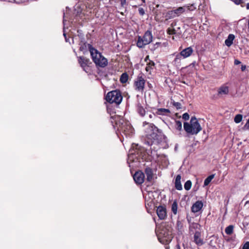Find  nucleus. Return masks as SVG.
Masks as SVG:
<instances>
[{"label": "nucleus", "mask_w": 249, "mask_h": 249, "mask_svg": "<svg viewBox=\"0 0 249 249\" xmlns=\"http://www.w3.org/2000/svg\"><path fill=\"white\" fill-rule=\"evenodd\" d=\"M167 33L169 35H173L176 33V31L173 28H168L167 29Z\"/></svg>", "instance_id": "nucleus-37"}, {"label": "nucleus", "mask_w": 249, "mask_h": 249, "mask_svg": "<svg viewBox=\"0 0 249 249\" xmlns=\"http://www.w3.org/2000/svg\"><path fill=\"white\" fill-rule=\"evenodd\" d=\"M145 174L146 176V183L147 184L145 188L147 193L145 195V207L147 211L153 216V220L156 222V218L153 213L156 209V200L155 197L154 187L152 188L154 182L153 170L150 167H146L145 169Z\"/></svg>", "instance_id": "nucleus-1"}, {"label": "nucleus", "mask_w": 249, "mask_h": 249, "mask_svg": "<svg viewBox=\"0 0 249 249\" xmlns=\"http://www.w3.org/2000/svg\"><path fill=\"white\" fill-rule=\"evenodd\" d=\"M242 249H249V241L246 242L243 245Z\"/></svg>", "instance_id": "nucleus-40"}, {"label": "nucleus", "mask_w": 249, "mask_h": 249, "mask_svg": "<svg viewBox=\"0 0 249 249\" xmlns=\"http://www.w3.org/2000/svg\"><path fill=\"white\" fill-rule=\"evenodd\" d=\"M246 69V65H242L241 67V69L242 71H244Z\"/></svg>", "instance_id": "nucleus-46"}, {"label": "nucleus", "mask_w": 249, "mask_h": 249, "mask_svg": "<svg viewBox=\"0 0 249 249\" xmlns=\"http://www.w3.org/2000/svg\"><path fill=\"white\" fill-rule=\"evenodd\" d=\"M200 0V4H199V7H200L201 5L204 4L206 0Z\"/></svg>", "instance_id": "nucleus-44"}, {"label": "nucleus", "mask_w": 249, "mask_h": 249, "mask_svg": "<svg viewBox=\"0 0 249 249\" xmlns=\"http://www.w3.org/2000/svg\"><path fill=\"white\" fill-rule=\"evenodd\" d=\"M184 7H186V11L189 10L191 11L194 10L196 8V6L194 3L192 4L191 5H184Z\"/></svg>", "instance_id": "nucleus-32"}, {"label": "nucleus", "mask_w": 249, "mask_h": 249, "mask_svg": "<svg viewBox=\"0 0 249 249\" xmlns=\"http://www.w3.org/2000/svg\"><path fill=\"white\" fill-rule=\"evenodd\" d=\"M122 96L119 91L113 90L107 93L106 99L110 104H120L122 101Z\"/></svg>", "instance_id": "nucleus-6"}, {"label": "nucleus", "mask_w": 249, "mask_h": 249, "mask_svg": "<svg viewBox=\"0 0 249 249\" xmlns=\"http://www.w3.org/2000/svg\"><path fill=\"white\" fill-rule=\"evenodd\" d=\"M182 119L184 120H188L189 119V115L187 113H185L182 115Z\"/></svg>", "instance_id": "nucleus-39"}, {"label": "nucleus", "mask_w": 249, "mask_h": 249, "mask_svg": "<svg viewBox=\"0 0 249 249\" xmlns=\"http://www.w3.org/2000/svg\"><path fill=\"white\" fill-rule=\"evenodd\" d=\"M128 74L126 73H123L120 77V80L122 83H125L128 80Z\"/></svg>", "instance_id": "nucleus-30"}, {"label": "nucleus", "mask_w": 249, "mask_h": 249, "mask_svg": "<svg viewBox=\"0 0 249 249\" xmlns=\"http://www.w3.org/2000/svg\"><path fill=\"white\" fill-rule=\"evenodd\" d=\"M159 148H167L168 147L166 137L163 135L160 129L157 127V144Z\"/></svg>", "instance_id": "nucleus-8"}, {"label": "nucleus", "mask_w": 249, "mask_h": 249, "mask_svg": "<svg viewBox=\"0 0 249 249\" xmlns=\"http://www.w3.org/2000/svg\"><path fill=\"white\" fill-rule=\"evenodd\" d=\"M147 115L150 119H154L156 116L155 113L152 112H147Z\"/></svg>", "instance_id": "nucleus-38"}, {"label": "nucleus", "mask_w": 249, "mask_h": 249, "mask_svg": "<svg viewBox=\"0 0 249 249\" xmlns=\"http://www.w3.org/2000/svg\"><path fill=\"white\" fill-rule=\"evenodd\" d=\"M139 146L138 144H133L132 148L130 150L128 155L127 163L129 164L130 161H136L138 160V156L136 154H138V149Z\"/></svg>", "instance_id": "nucleus-9"}, {"label": "nucleus", "mask_w": 249, "mask_h": 249, "mask_svg": "<svg viewBox=\"0 0 249 249\" xmlns=\"http://www.w3.org/2000/svg\"><path fill=\"white\" fill-rule=\"evenodd\" d=\"M203 204L201 201H197L192 206V212L196 213L199 212L203 207Z\"/></svg>", "instance_id": "nucleus-18"}, {"label": "nucleus", "mask_w": 249, "mask_h": 249, "mask_svg": "<svg viewBox=\"0 0 249 249\" xmlns=\"http://www.w3.org/2000/svg\"><path fill=\"white\" fill-rule=\"evenodd\" d=\"M194 242L199 246L203 244V240L200 238V233L199 231H196L194 234Z\"/></svg>", "instance_id": "nucleus-22"}, {"label": "nucleus", "mask_w": 249, "mask_h": 249, "mask_svg": "<svg viewBox=\"0 0 249 249\" xmlns=\"http://www.w3.org/2000/svg\"><path fill=\"white\" fill-rule=\"evenodd\" d=\"M186 11V7L184 6L178 7L170 12L171 17L174 18L179 16L181 14Z\"/></svg>", "instance_id": "nucleus-17"}, {"label": "nucleus", "mask_w": 249, "mask_h": 249, "mask_svg": "<svg viewBox=\"0 0 249 249\" xmlns=\"http://www.w3.org/2000/svg\"><path fill=\"white\" fill-rule=\"evenodd\" d=\"M157 158V163H159L160 167L164 168L168 166L169 161L166 156L161 155L160 156H158Z\"/></svg>", "instance_id": "nucleus-13"}, {"label": "nucleus", "mask_w": 249, "mask_h": 249, "mask_svg": "<svg viewBox=\"0 0 249 249\" xmlns=\"http://www.w3.org/2000/svg\"><path fill=\"white\" fill-rule=\"evenodd\" d=\"M144 174L141 171L136 172L133 175V179L138 184H142L144 180Z\"/></svg>", "instance_id": "nucleus-12"}, {"label": "nucleus", "mask_w": 249, "mask_h": 249, "mask_svg": "<svg viewBox=\"0 0 249 249\" xmlns=\"http://www.w3.org/2000/svg\"><path fill=\"white\" fill-rule=\"evenodd\" d=\"M145 85V80L142 76L138 77L134 82L135 89L139 92H142Z\"/></svg>", "instance_id": "nucleus-11"}, {"label": "nucleus", "mask_w": 249, "mask_h": 249, "mask_svg": "<svg viewBox=\"0 0 249 249\" xmlns=\"http://www.w3.org/2000/svg\"><path fill=\"white\" fill-rule=\"evenodd\" d=\"M137 111L142 116H144L145 113L144 108L139 104L137 105Z\"/></svg>", "instance_id": "nucleus-27"}, {"label": "nucleus", "mask_w": 249, "mask_h": 249, "mask_svg": "<svg viewBox=\"0 0 249 249\" xmlns=\"http://www.w3.org/2000/svg\"><path fill=\"white\" fill-rule=\"evenodd\" d=\"M165 249H170V247L169 246H165Z\"/></svg>", "instance_id": "nucleus-48"}, {"label": "nucleus", "mask_w": 249, "mask_h": 249, "mask_svg": "<svg viewBox=\"0 0 249 249\" xmlns=\"http://www.w3.org/2000/svg\"><path fill=\"white\" fill-rule=\"evenodd\" d=\"M181 176L180 175H178L177 176L175 181V187L177 190L179 191L182 190V186L181 183Z\"/></svg>", "instance_id": "nucleus-21"}, {"label": "nucleus", "mask_w": 249, "mask_h": 249, "mask_svg": "<svg viewBox=\"0 0 249 249\" xmlns=\"http://www.w3.org/2000/svg\"><path fill=\"white\" fill-rule=\"evenodd\" d=\"M158 240L160 241V242H161L160 238L158 237Z\"/></svg>", "instance_id": "nucleus-51"}, {"label": "nucleus", "mask_w": 249, "mask_h": 249, "mask_svg": "<svg viewBox=\"0 0 249 249\" xmlns=\"http://www.w3.org/2000/svg\"><path fill=\"white\" fill-rule=\"evenodd\" d=\"M184 189L187 190V191H188L191 188V187H192V182L191 180H187L184 184Z\"/></svg>", "instance_id": "nucleus-33"}, {"label": "nucleus", "mask_w": 249, "mask_h": 249, "mask_svg": "<svg viewBox=\"0 0 249 249\" xmlns=\"http://www.w3.org/2000/svg\"><path fill=\"white\" fill-rule=\"evenodd\" d=\"M82 13V10L80 7L78 6L75 7L74 10V14L75 15V16H77L80 15Z\"/></svg>", "instance_id": "nucleus-35"}, {"label": "nucleus", "mask_w": 249, "mask_h": 249, "mask_svg": "<svg viewBox=\"0 0 249 249\" xmlns=\"http://www.w3.org/2000/svg\"><path fill=\"white\" fill-rule=\"evenodd\" d=\"M229 92V88L226 84L222 85L218 89L219 95H227Z\"/></svg>", "instance_id": "nucleus-20"}, {"label": "nucleus", "mask_w": 249, "mask_h": 249, "mask_svg": "<svg viewBox=\"0 0 249 249\" xmlns=\"http://www.w3.org/2000/svg\"><path fill=\"white\" fill-rule=\"evenodd\" d=\"M154 62L153 61H150L147 64L145 70L147 72H149L150 73L151 70L153 69V68L154 67Z\"/></svg>", "instance_id": "nucleus-29"}, {"label": "nucleus", "mask_w": 249, "mask_h": 249, "mask_svg": "<svg viewBox=\"0 0 249 249\" xmlns=\"http://www.w3.org/2000/svg\"><path fill=\"white\" fill-rule=\"evenodd\" d=\"M236 4H239L243 0H231Z\"/></svg>", "instance_id": "nucleus-42"}, {"label": "nucleus", "mask_w": 249, "mask_h": 249, "mask_svg": "<svg viewBox=\"0 0 249 249\" xmlns=\"http://www.w3.org/2000/svg\"><path fill=\"white\" fill-rule=\"evenodd\" d=\"M168 43L165 39H163L162 42L157 41V50L160 51H166L168 49Z\"/></svg>", "instance_id": "nucleus-16"}, {"label": "nucleus", "mask_w": 249, "mask_h": 249, "mask_svg": "<svg viewBox=\"0 0 249 249\" xmlns=\"http://www.w3.org/2000/svg\"><path fill=\"white\" fill-rule=\"evenodd\" d=\"M175 127L177 130H178V131L182 130V123H181V122L180 121L176 120L175 121Z\"/></svg>", "instance_id": "nucleus-31"}, {"label": "nucleus", "mask_w": 249, "mask_h": 249, "mask_svg": "<svg viewBox=\"0 0 249 249\" xmlns=\"http://www.w3.org/2000/svg\"><path fill=\"white\" fill-rule=\"evenodd\" d=\"M170 113V111L168 109L166 108H158L157 109V114L161 115H168Z\"/></svg>", "instance_id": "nucleus-24"}, {"label": "nucleus", "mask_w": 249, "mask_h": 249, "mask_svg": "<svg viewBox=\"0 0 249 249\" xmlns=\"http://www.w3.org/2000/svg\"><path fill=\"white\" fill-rule=\"evenodd\" d=\"M193 49L191 47H187L183 49L179 53H178L175 58V63H179L181 57L186 58L190 56L193 53Z\"/></svg>", "instance_id": "nucleus-10"}, {"label": "nucleus", "mask_w": 249, "mask_h": 249, "mask_svg": "<svg viewBox=\"0 0 249 249\" xmlns=\"http://www.w3.org/2000/svg\"><path fill=\"white\" fill-rule=\"evenodd\" d=\"M152 40V35L151 32H146L142 37H139L137 45L139 48H142L144 46L149 44Z\"/></svg>", "instance_id": "nucleus-7"}, {"label": "nucleus", "mask_w": 249, "mask_h": 249, "mask_svg": "<svg viewBox=\"0 0 249 249\" xmlns=\"http://www.w3.org/2000/svg\"><path fill=\"white\" fill-rule=\"evenodd\" d=\"M138 11L139 14L141 16H143L145 14L144 10L142 8H139Z\"/></svg>", "instance_id": "nucleus-41"}, {"label": "nucleus", "mask_w": 249, "mask_h": 249, "mask_svg": "<svg viewBox=\"0 0 249 249\" xmlns=\"http://www.w3.org/2000/svg\"><path fill=\"white\" fill-rule=\"evenodd\" d=\"M121 1V4L122 6H124L126 3V0H120Z\"/></svg>", "instance_id": "nucleus-43"}, {"label": "nucleus", "mask_w": 249, "mask_h": 249, "mask_svg": "<svg viewBox=\"0 0 249 249\" xmlns=\"http://www.w3.org/2000/svg\"><path fill=\"white\" fill-rule=\"evenodd\" d=\"M177 247L178 249H180V246H179V245L178 244L177 245Z\"/></svg>", "instance_id": "nucleus-49"}, {"label": "nucleus", "mask_w": 249, "mask_h": 249, "mask_svg": "<svg viewBox=\"0 0 249 249\" xmlns=\"http://www.w3.org/2000/svg\"><path fill=\"white\" fill-rule=\"evenodd\" d=\"M246 8H247V9H248V10H249V3H247V5H246Z\"/></svg>", "instance_id": "nucleus-47"}, {"label": "nucleus", "mask_w": 249, "mask_h": 249, "mask_svg": "<svg viewBox=\"0 0 249 249\" xmlns=\"http://www.w3.org/2000/svg\"><path fill=\"white\" fill-rule=\"evenodd\" d=\"M241 63V62L239 61L238 60L235 59L234 60V64L237 65Z\"/></svg>", "instance_id": "nucleus-45"}, {"label": "nucleus", "mask_w": 249, "mask_h": 249, "mask_svg": "<svg viewBox=\"0 0 249 249\" xmlns=\"http://www.w3.org/2000/svg\"><path fill=\"white\" fill-rule=\"evenodd\" d=\"M88 48L92 61L96 66L104 68L107 65L108 61L107 59L103 56L101 53L89 44H88Z\"/></svg>", "instance_id": "nucleus-3"}, {"label": "nucleus", "mask_w": 249, "mask_h": 249, "mask_svg": "<svg viewBox=\"0 0 249 249\" xmlns=\"http://www.w3.org/2000/svg\"><path fill=\"white\" fill-rule=\"evenodd\" d=\"M143 2L145 1V0H142Z\"/></svg>", "instance_id": "nucleus-53"}, {"label": "nucleus", "mask_w": 249, "mask_h": 249, "mask_svg": "<svg viewBox=\"0 0 249 249\" xmlns=\"http://www.w3.org/2000/svg\"><path fill=\"white\" fill-rule=\"evenodd\" d=\"M159 7V5H157L156 7L158 8Z\"/></svg>", "instance_id": "nucleus-52"}, {"label": "nucleus", "mask_w": 249, "mask_h": 249, "mask_svg": "<svg viewBox=\"0 0 249 249\" xmlns=\"http://www.w3.org/2000/svg\"><path fill=\"white\" fill-rule=\"evenodd\" d=\"M69 10H70V9L69 8H66V12L64 13V16H63V25H64L63 36L65 37V40L66 42H69V38H67V37L66 36V31H65L66 24V22L67 19H69V21L71 22V23L72 22V19L71 18H68L67 16V15H68L67 11H69Z\"/></svg>", "instance_id": "nucleus-15"}, {"label": "nucleus", "mask_w": 249, "mask_h": 249, "mask_svg": "<svg viewBox=\"0 0 249 249\" xmlns=\"http://www.w3.org/2000/svg\"><path fill=\"white\" fill-rule=\"evenodd\" d=\"M183 127L185 131L191 135H196L202 129L200 124L195 117L191 118L190 124L187 122L184 123Z\"/></svg>", "instance_id": "nucleus-4"}, {"label": "nucleus", "mask_w": 249, "mask_h": 249, "mask_svg": "<svg viewBox=\"0 0 249 249\" xmlns=\"http://www.w3.org/2000/svg\"><path fill=\"white\" fill-rule=\"evenodd\" d=\"M234 38V35H233V34H230L228 36L227 38L225 41V43L226 45L228 47L231 46L233 43V41Z\"/></svg>", "instance_id": "nucleus-23"}, {"label": "nucleus", "mask_w": 249, "mask_h": 249, "mask_svg": "<svg viewBox=\"0 0 249 249\" xmlns=\"http://www.w3.org/2000/svg\"><path fill=\"white\" fill-rule=\"evenodd\" d=\"M234 227L233 225H229L225 229V233L228 235H231L233 233Z\"/></svg>", "instance_id": "nucleus-28"}, {"label": "nucleus", "mask_w": 249, "mask_h": 249, "mask_svg": "<svg viewBox=\"0 0 249 249\" xmlns=\"http://www.w3.org/2000/svg\"><path fill=\"white\" fill-rule=\"evenodd\" d=\"M78 62L80 64L81 67L84 71H86V68L88 66L89 62V59L86 58L85 57L80 56L78 58Z\"/></svg>", "instance_id": "nucleus-19"}, {"label": "nucleus", "mask_w": 249, "mask_h": 249, "mask_svg": "<svg viewBox=\"0 0 249 249\" xmlns=\"http://www.w3.org/2000/svg\"><path fill=\"white\" fill-rule=\"evenodd\" d=\"M215 175L212 174L208 176L204 181V186H206L209 185L212 180L214 178Z\"/></svg>", "instance_id": "nucleus-25"}, {"label": "nucleus", "mask_w": 249, "mask_h": 249, "mask_svg": "<svg viewBox=\"0 0 249 249\" xmlns=\"http://www.w3.org/2000/svg\"><path fill=\"white\" fill-rule=\"evenodd\" d=\"M178 208V203L176 200H175L173 202V203L172 204V207H171V211L174 214H177Z\"/></svg>", "instance_id": "nucleus-26"}, {"label": "nucleus", "mask_w": 249, "mask_h": 249, "mask_svg": "<svg viewBox=\"0 0 249 249\" xmlns=\"http://www.w3.org/2000/svg\"><path fill=\"white\" fill-rule=\"evenodd\" d=\"M248 28L249 29V19L248 22Z\"/></svg>", "instance_id": "nucleus-50"}, {"label": "nucleus", "mask_w": 249, "mask_h": 249, "mask_svg": "<svg viewBox=\"0 0 249 249\" xmlns=\"http://www.w3.org/2000/svg\"><path fill=\"white\" fill-rule=\"evenodd\" d=\"M113 126L114 128L115 127V125H113Z\"/></svg>", "instance_id": "nucleus-54"}, {"label": "nucleus", "mask_w": 249, "mask_h": 249, "mask_svg": "<svg viewBox=\"0 0 249 249\" xmlns=\"http://www.w3.org/2000/svg\"><path fill=\"white\" fill-rule=\"evenodd\" d=\"M243 118V116L241 114H237L236 115L234 119V122L238 124L241 122Z\"/></svg>", "instance_id": "nucleus-34"}, {"label": "nucleus", "mask_w": 249, "mask_h": 249, "mask_svg": "<svg viewBox=\"0 0 249 249\" xmlns=\"http://www.w3.org/2000/svg\"><path fill=\"white\" fill-rule=\"evenodd\" d=\"M173 105L174 107H175L177 109H180L181 108V105L179 102H176L174 101L173 103Z\"/></svg>", "instance_id": "nucleus-36"}, {"label": "nucleus", "mask_w": 249, "mask_h": 249, "mask_svg": "<svg viewBox=\"0 0 249 249\" xmlns=\"http://www.w3.org/2000/svg\"><path fill=\"white\" fill-rule=\"evenodd\" d=\"M157 215L161 220L164 219L167 216L166 209L165 207H157Z\"/></svg>", "instance_id": "nucleus-14"}, {"label": "nucleus", "mask_w": 249, "mask_h": 249, "mask_svg": "<svg viewBox=\"0 0 249 249\" xmlns=\"http://www.w3.org/2000/svg\"><path fill=\"white\" fill-rule=\"evenodd\" d=\"M145 124L148 125L145 130L146 137V143L148 145L152 146L154 144L156 138V133L154 132L155 126L153 124L147 123L146 121L143 123V126Z\"/></svg>", "instance_id": "nucleus-5"}, {"label": "nucleus", "mask_w": 249, "mask_h": 249, "mask_svg": "<svg viewBox=\"0 0 249 249\" xmlns=\"http://www.w3.org/2000/svg\"><path fill=\"white\" fill-rule=\"evenodd\" d=\"M111 119L115 122L118 131L120 132L123 138L125 136L127 138L133 135L134 130L129 122L125 121L123 118L119 116H116L114 118L111 117Z\"/></svg>", "instance_id": "nucleus-2"}]
</instances>
